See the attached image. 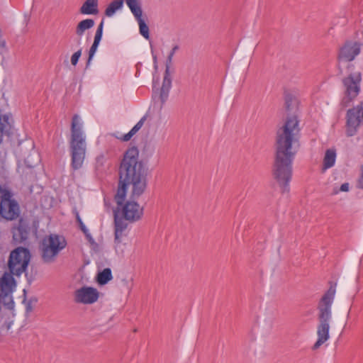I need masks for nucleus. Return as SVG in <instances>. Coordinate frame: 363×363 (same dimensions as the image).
Wrapping results in <instances>:
<instances>
[{"label": "nucleus", "instance_id": "nucleus-3", "mask_svg": "<svg viewBox=\"0 0 363 363\" xmlns=\"http://www.w3.org/2000/svg\"><path fill=\"white\" fill-rule=\"evenodd\" d=\"M335 295V288L330 287L322 297L318 305V325L317 340L313 349L317 350L330 339V323L332 319V304Z\"/></svg>", "mask_w": 363, "mask_h": 363}, {"label": "nucleus", "instance_id": "nucleus-35", "mask_svg": "<svg viewBox=\"0 0 363 363\" xmlns=\"http://www.w3.org/2000/svg\"><path fill=\"white\" fill-rule=\"evenodd\" d=\"M178 49H179V46L174 45L170 50L169 53H172V55H174Z\"/></svg>", "mask_w": 363, "mask_h": 363}, {"label": "nucleus", "instance_id": "nucleus-6", "mask_svg": "<svg viewBox=\"0 0 363 363\" xmlns=\"http://www.w3.org/2000/svg\"><path fill=\"white\" fill-rule=\"evenodd\" d=\"M123 2L124 0H115V11L122 8ZM125 2L138 23L140 35L145 40H150V28L147 23V16L143 12L141 1L140 0H125Z\"/></svg>", "mask_w": 363, "mask_h": 363}, {"label": "nucleus", "instance_id": "nucleus-33", "mask_svg": "<svg viewBox=\"0 0 363 363\" xmlns=\"http://www.w3.org/2000/svg\"><path fill=\"white\" fill-rule=\"evenodd\" d=\"M33 311V306H32V304L30 302H28L27 304H26V311L28 313H30Z\"/></svg>", "mask_w": 363, "mask_h": 363}, {"label": "nucleus", "instance_id": "nucleus-7", "mask_svg": "<svg viewBox=\"0 0 363 363\" xmlns=\"http://www.w3.org/2000/svg\"><path fill=\"white\" fill-rule=\"evenodd\" d=\"M30 260L28 249L19 247L13 250L9 256L8 267L10 273L19 277L25 272Z\"/></svg>", "mask_w": 363, "mask_h": 363}, {"label": "nucleus", "instance_id": "nucleus-4", "mask_svg": "<svg viewBox=\"0 0 363 363\" xmlns=\"http://www.w3.org/2000/svg\"><path fill=\"white\" fill-rule=\"evenodd\" d=\"M71 152V165L74 169L82 167L86 155V137L82 130L80 117L74 114L71 123V137L69 141Z\"/></svg>", "mask_w": 363, "mask_h": 363}, {"label": "nucleus", "instance_id": "nucleus-25", "mask_svg": "<svg viewBox=\"0 0 363 363\" xmlns=\"http://www.w3.org/2000/svg\"><path fill=\"white\" fill-rule=\"evenodd\" d=\"M103 24H104V21H102L96 30L94 43L99 44L100 40L101 39V36H102Z\"/></svg>", "mask_w": 363, "mask_h": 363}, {"label": "nucleus", "instance_id": "nucleus-2", "mask_svg": "<svg viewBox=\"0 0 363 363\" xmlns=\"http://www.w3.org/2000/svg\"><path fill=\"white\" fill-rule=\"evenodd\" d=\"M298 121L296 116L287 118L284 125L277 132V153L274 176L283 192L289 191L292 174V162L296 153Z\"/></svg>", "mask_w": 363, "mask_h": 363}, {"label": "nucleus", "instance_id": "nucleus-13", "mask_svg": "<svg viewBox=\"0 0 363 363\" xmlns=\"http://www.w3.org/2000/svg\"><path fill=\"white\" fill-rule=\"evenodd\" d=\"M14 287L15 281L13 274L5 273L0 279V291L1 295L4 296L5 304L7 305L9 308H12L13 306L11 294Z\"/></svg>", "mask_w": 363, "mask_h": 363}, {"label": "nucleus", "instance_id": "nucleus-14", "mask_svg": "<svg viewBox=\"0 0 363 363\" xmlns=\"http://www.w3.org/2000/svg\"><path fill=\"white\" fill-rule=\"evenodd\" d=\"M99 292L92 287L84 286L74 292V301L84 304H91L97 301Z\"/></svg>", "mask_w": 363, "mask_h": 363}, {"label": "nucleus", "instance_id": "nucleus-17", "mask_svg": "<svg viewBox=\"0 0 363 363\" xmlns=\"http://www.w3.org/2000/svg\"><path fill=\"white\" fill-rule=\"evenodd\" d=\"M127 223L123 221H118L115 218V247H117V240H123L126 237Z\"/></svg>", "mask_w": 363, "mask_h": 363}, {"label": "nucleus", "instance_id": "nucleus-34", "mask_svg": "<svg viewBox=\"0 0 363 363\" xmlns=\"http://www.w3.org/2000/svg\"><path fill=\"white\" fill-rule=\"evenodd\" d=\"M178 49H179V46L174 45L170 50L169 53H172V55H174Z\"/></svg>", "mask_w": 363, "mask_h": 363}, {"label": "nucleus", "instance_id": "nucleus-9", "mask_svg": "<svg viewBox=\"0 0 363 363\" xmlns=\"http://www.w3.org/2000/svg\"><path fill=\"white\" fill-rule=\"evenodd\" d=\"M363 125V102L350 108L346 114L345 133L347 137L355 135Z\"/></svg>", "mask_w": 363, "mask_h": 363}, {"label": "nucleus", "instance_id": "nucleus-1", "mask_svg": "<svg viewBox=\"0 0 363 363\" xmlns=\"http://www.w3.org/2000/svg\"><path fill=\"white\" fill-rule=\"evenodd\" d=\"M118 174V186L115 194L117 213L129 222L138 221L143 216V208L135 201H125L128 192L132 198H138L147 186V169L140 160L137 147H132L125 151Z\"/></svg>", "mask_w": 363, "mask_h": 363}, {"label": "nucleus", "instance_id": "nucleus-18", "mask_svg": "<svg viewBox=\"0 0 363 363\" xmlns=\"http://www.w3.org/2000/svg\"><path fill=\"white\" fill-rule=\"evenodd\" d=\"M11 116L9 114L2 115L0 113V143L2 141L1 137L3 134H6L11 129Z\"/></svg>", "mask_w": 363, "mask_h": 363}, {"label": "nucleus", "instance_id": "nucleus-31", "mask_svg": "<svg viewBox=\"0 0 363 363\" xmlns=\"http://www.w3.org/2000/svg\"><path fill=\"white\" fill-rule=\"evenodd\" d=\"M339 187L340 186H338L336 184L333 186L332 188H331L330 194L333 195V196H335V195H337V194H340Z\"/></svg>", "mask_w": 363, "mask_h": 363}, {"label": "nucleus", "instance_id": "nucleus-19", "mask_svg": "<svg viewBox=\"0 0 363 363\" xmlns=\"http://www.w3.org/2000/svg\"><path fill=\"white\" fill-rule=\"evenodd\" d=\"M94 26V21L91 18H86L81 21L76 27V34L81 37L86 30L91 28Z\"/></svg>", "mask_w": 363, "mask_h": 363}, {"label": "nucleus", "instance_id": "nucleus-23", "mask_svg": "<svg viewBox=\"0 0 363 363\" xmlns=\"http://www.w3.org/2000/svg\"><path fill=\"white\" fill-rule=\"evenodd\" d=\"M22 223V220H20L18 226L16 228H14L13 237L19 235L21 240H24L27 237L28 232L26 228L23 226Z\"/></svg>", "mask_w": 363, "mask_h": 363}, {"label": "nucleus", "instance_id": "nucleus-27", "mask_svg": "<svg viewBox=\"0 0 363 363\" xmlns=\"http://www.w3.org/2000/svg\"><path fill=\"white\" fill-rule=\"evenodd\" d=\"M82 55V50H79L78 51L75 52L71 57V63L72 65L75 66L78 60Z\"/></svg>", "mask_w": 363, "mask_h": 363}, {"label": "nucleus", "instance_id": "nucleus-32", "mask_svg": "<svg viewBox=\"0 0 363 363\" xmlns=\"http://www.w3.org/2000/svg\"><path fill=\"white\" fill-rule=\"evenodd\" d=\"M360 171H361V174H360L359 184V186H361V188L363 189V165L361 167Z\"/></svg>", "mask_w": 363, "mask_h": 363}, {"label": "nucleus", "instance_id": "nucleus-11", "mask_svg": "<svg viewBox=\"0 0 363 363\" xmlns=\"http://www.w3.org/2000/svg\"><path fill=\"white\" fill-rule=\"evenodd\" d=\"M133 286V277L130 270L121 269L117 273L115 294L120 301L128 296Z\"/></svg>", "mask_w": 363, "mask_h": 363}, {"label": "nucleus", "instance_id": "nucleus-15", "mask_svg": "<svg viewBox=\"0 0 363 363\" xmlns=\"http://www.w3.org/2000/svg\"><path fill=\"white\" fill-rule=\"evenodd\" d=\"M337 159V150L334 147L328 148L325 150L322 163V170L326 171L333 167Z\"/></svg>", "mask_w": 363, "mask_h": 363}, {"label": "nucleus", "instance_id": "nucleus-16", "mask_svg": "<svg viewBox=\"0 0 363 363\" xmlns=\"http://www.w3.org/2000/svg\"><path fill=\"white\" fill-rule=\"evenodd\" d=\"M79 11L82 14L95 15L98 11V0H86L81 6Z\"/></svg>", "mask_w": 363, "mask_h": 363}, {"label": "nucleus", "instance_id": "nucleus-12", "mask_svg": "<svg viewBox=\"0 0 363 363\" xmlns=\"http://www.w3.org/2000/svg\"><path fill=\"white\" fill-rule=\"evenodd\" d=\"M362 44L354 40H349L340 48L339 62H347L354 60L361 52Z\"/></svg>", "mask_w": 363, "mask_h": 363}, {"label": "nucleus", "instance_id": "nucleus-8", "mask_svg": "<svg viewBox=\"0 0 363 363\" xmlns=\"http://www.w3.org/2000/svg\"><path fill=\"white\" fill-rule=\"evenodd\" d=\"M11 197V191L0 186V216L6 220H16L20 216L19 205Z\"/></svg>", "mask_w": 363, "mask_h": 363}, {"label": "nucleus", "instance_id": "nucleus-5", "mask_svg": "<svg viewBox=\"0 0 363 363\" xmlns=\"http://www.w3.org/2000/svg\"><path fill=\"white\" fill-rule=\"evenodd\" d=\"M66 240L62 236L57 234L45 236L39 247L43 262L47 264L54 262L60 252L66 247Z\"/></svg>", "mask_w": 363, "mask_h": 363}, {"label": "nucleus", "instance_id": "nucleus-29", "mask_svg": "<svg viewBox=\"0 0 363 363\" xmlns=\"http://www.w3.org/2000/svg\"><path fill=\"white\" fill-rule=\"evenodd\" d=\"M350 186L347 182L342 184L339 187V191L340 192H348L350 191Z\"/></svg>", "mask_w": 363, "mask_h": 363}, {"label": "nucleus", "instance_id": "nucleus-10", "mask_svg": "<svg viewBox=\"0 0 363 363\" xmlns=\"http://www.w3.org/2000/svg\"><path fill=\"white\" fill-rule=\"evenodd\" d=\"M361 81L362 74L359 72H353L343 79L344 97L342 102L345 106L353 101L359 94Z\"/></svg>", "mask_w": 363, "mask_h": 363}, {"label": "nucleus", "instance_id": "nucleus-30", "mask_svg": "<svg viewBox=\"0 0 363 363\" xmlns=\"http://www.w3.org/2000/svg\"><path fill=\"white\" fill-rule=\"evenodd\" d=\"M106 15L108 16H111L113 15V1H111L108 8L106 10Z\"/></svg>", "mask_w": 363, "mask_h": 363}, {"label": "nucleus", "instance_id": "nucleus-21", "mask_svg": "<svg viewBox=\"0 0 363 363\" xmlns=\"http://www.w3.org/2000/svg\"><path fill=\"white\" fill-rule=\"evenodd\" d=\"M171 84L172 80L169 76V72H168L167 73L165 72L160 91V97L162 101H164L167 97L169 90L171 87Z\"/></svg>", "mask_w": 363, "mask_h": 363}, {"label": "nucleus", "instance_id": "nucleus-26", "mask_svg": "<svg viewBox=\"0 0 363 363\" xmlns=\"http://www.w3.org/2000/svg\"><path fill=\"white\" fill-rule=\"evenodd\" d=\"M98 45H99V43H93L90 50H89V58H88V61H87V65L89 64V62H91L92 57H94L96 50H97V48H98Z\"/></svg>", "mask_w": 363, "mask_h": 363}, {"label": "nucleus", "instance_id": "nucleus-24", "mask_svg": "<svg viewBox=\"0 0 363 363\" xmlns=\"http://www.w3.org/2000/svg\"><path fill=\"white\" fill-rule=\"evenodd\" d=\"M77 220L79 223V225L80 226L81 230L84 232V233L86 235L87 238L89 239V242H93V238L91 237V235L88 233V230L86 228L84 224L82 221L79 216L78 213H77Z\"/></svg>", "mask_w": 363, "mask_h": 363}, {"label": "nucleus", "instance_id": "nucleus-28", "mask_svg": "<svg viewBox=\"0 0 363 363\" xmlns=\"http://www.w3.org/2000/svg\"><path fill=\"white\" fill-rule=\"evenodd\" d=\"M173 57H174V55H172V53H169V55L167 56V59L166 61V69H165L167 73L168 72H169V69H170V67L172 65Z\"/></svg>", "mask_w": 363, "mask_h": 363}, {"label": "nucleus", "instance_id": "nucleus-22", "mask_svg": "<svg viewBox=\"0 0 363 363\" xmlns=\"http://www.w3.org/2000/svg\"><path fill=\"white\" fill-rule=\"evenodd\" d=\"M112 278L111 270L109 268L104 269L102 272H99L96 277V281L100 285L106 284Z\"/></svg>", "mask_w": 363, "mask_h": 363}, {"label": "nucleus", "instance_id": "nucleus-20", "mask_svg": "<svg viewBox=\"0 0 363 363\" xmlns=\"http://www.w3.org/2000/svg\"><path fill=\"white\" fill-rule=\"evenodd\" d=\"M145 120V117L142 118L128 133L120 135H115V137L122 141L130 140L131 138L142 128Z\"/></svg>", "mask_w": 363, "mask_h": 363}]
</instances>
